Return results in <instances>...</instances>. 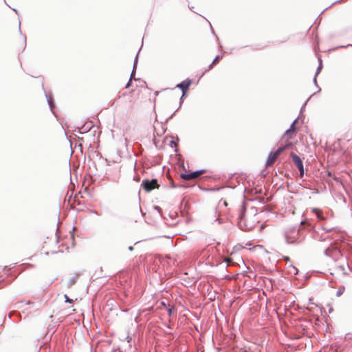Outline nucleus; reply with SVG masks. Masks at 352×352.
Wrapping results in <instances>:
<instances>
[{
	"label": "nucleus",
	"mask_w": 352,
	"mask_h": 352,
	"mask_svg": "<svg viewBox=\"0 0 352 352\" xmlns=\"http://www.w3.org/2000/svg\"><path fill=\"white\" fill-rule=\"evenodd\" d=\"M258 223V220L256 216L250 217L249 219L244 214H241L239 226L243 230L249 231L252 230Z\"/></svg>",
	"instance_id": "obj_1"
},
{
	"label": "nucleus",
	"mask_w": 352,
	"mask_h": 352,
	"mask_svg": "<svg viewBox=\"0 0 352 352\" xmlns=\"http://www.w3.org/2000/svg\"><path fill=\"white\" fill-rule=\"evenodd\" d=\"M285 147H280L278 148L276 151L271 152L268 156L266 165L267 166H271L273 164L276 159L278 157V156L280 155V153L285 150Z\"/></svg>",
	"instance_id": "obj_2"
},
{
	"label": "nucleus",
	"mask_w": 352,
	"mask_h": 352,
	"mask_svg": "<svg viewBox=\"0 0 352 352\" xmlns=\"http://www.w3.org/2000/svg\"><path fill=\"white\" fill-rule=\"evenodd\" d=\"M291 157H292V161L294 163V164L298 168V170L300 173V175H302L303 173H304V168H303V164H302V162L300 157L294 153H291Z\"/></svg>",
	"instance_id": "obj_3"
},
{
	"label": "nucleus",
	"mask_w": 352,
	"mask_h": 352,
	"mask_svg": "<svg viewBox=\"0 0 352 352\" xmlns=\"http://www.w3.org/2000/svg\"><path fill=\"white\" fill-rule=\"evenodd\" d=\"M142 186L146 191H151L157 187V180L155 179H153L151 181L144 180L142 182Z\"/></svg>",
	"instance_id": "obj_4"
},
{
	"label": "nucleus",
	"mask_w": 352,
	"mask_h": 352,
	"mask_svg": "<svg viewBox=\"0 0 352 352\" xmlns=\"http://www.w3.org/2000/svg\"><path fill=\"white\" fill-rule=\"evenodd\" d=\"M204 173V170H196L189 174H182L181 177L185 180H191L197 178Z\"/></svg>",
	"instance_id": "obj_5"
},
{
	"label": "nucleus",
	"mask_w": 352,
	"mask_h": 352,
	"mask_svg": "<svg viewBox=\"0 0 352 352\" xmlns=\"http://www.w3.org/2000/svg\"><path fill=\"white\" fill-rule=\"evenodd\" d=\"M190 84H191V80H184V81L182 82L181 83L178 84L176 86V87L179 88L182 91V98L185 95L186 92L188 91Z\"/></svg>",
	"instance_id": "obj_6"
},
{
	"label": "nucleus",
	"mask_w": 352,
	"mask_h": 352,
	"mask_svg": "<svg viewBox=\"0 0 352 352\" xmlns=\"http://www.w3.org/2000/svg\"><path fill=\"white\" fill-rule=\"evenodd\" d=\"M349 270V266L348 265H346V266L339 265L335 268V272L337 274L342 273L343 274H347V272Z\"/></svg>",
	"instance_id": "obj_7"
},
{
	"label": "nucleus",
	"mask_w": 352,
	"mask_h": 352,
	"mask_svg": "<svg viewBox=\"0 0 352 352\" xmlns=\"http://www.w3.org/2000/svg\"><path fill=\"white\" fill-rule=\"evenodd\" d=\"M297 121V119L294 120V121L293 122V123L292 124V125L290 126V127L285 131V135H290V133H294L295 132V124Z\"/></svg>",
	"instance_id": "obj_8"
},
{
	"label": "nucleus",
	"mask_w": 352,
	"mask_h": 352,
	"mask_svg": "<svg viewBox=\"0 0 352 352\" xmlns=\"http://www.w3.org/2000/svg\"><path fill=\"white\" fill-rule=\"evenodd\" d=\"M322 60H321L320 58H319V65H318V67L317 68V70H316V74H315V77H314V81L315 84H316V76L320 72V71L322 69Z\"/></svg>",
	"instance_id": "obj_9"
},
{
	"label": "nucleus",
	"mask_w": 352,
	"mask_h": 352,
	"mask_svg": "<svg viewBox=\"0 0 352 352\" xmlns=\"http://www.w3.org/2000/svg\"><path fill=\"white\" fill-rule=\"evenodd\" d=\"M312 211L314 212H315L316 214H317V218L319 219V220H324V217L322 216V214H321V212L320 211V210L317 209V208H314L312 210Z\"/></svg>",
	"instance_id": "obj_10"
},
{
	"label": "nucleus",
	"mask_w": 352,
	"mask_h": 352,
	"mask_svg": "<svg viewBox=\"0 0 352 352\" xmlns=\"http://www.w3.org/2000/svg\"><path fill=\"white\" fill-rule=\"evenodd\" d=\"M138 55L137 54L136 57H135V61H134L133 69V71H132V73H131V77H130L131 80H132V78L134 76L135 69L136 68V65H137V63H138Z\"/></svg>",
	"instance_id": "obj_11"
},
{
	"label": "nucleus",
	"mask_w": 352,
	"mask_h": 352,
	"mask_svg": "<svg viewBox=\"0 0 352 352\" xmlns=\"http://www.w3.org/2000/svg\"><path fill=\"white\" fill-rule=\"evenodd\" d=\"M222 58V56H217L214 60L212 61V64L209 66V69H211L217 61H219Z\"/></svg>",
	"instance_id": "obj_12"
},
{
	"label": "nucleus",
	"mask_w": 352,
	"mask_h": 352,
	"mask_svg": "<svg viewBox=\"0 0 352 352\" xmlns=\"http://www.w3.org/2000/svg\"><path fill=\"white\" fill-rule=\"evenodd\" d=\"M344 289H345L344 287H341L338 288V289L336 292V296L338 297L340 296L344 292Z\"/></svg>",
	"instance_id": "obj_13"
},
{
	"label": "nucleus",
	"mask_w": 352,
	"mask_h": 352,
	"mask_svg": "<svg viewBox=\"0 0 352 352\" xmlns=\"http://www.w3.org/2000/svg\"><path fill=\"white\" fill-rule=\"evenodd\" d=\"M46 97H47V102H48V104H49V105H50V108L52 109V98L50 96H48L47 94H46Z\"/></svg>",
	"instance_id": "obj_14"
},
{
	"label": "nucleus",
	"mask_w": 352,
	"mask_h": 352,
	"mask_svg": "<svg viewBox=\"0 0 352 352\" xmlns=\"http://www.w3.org/2000/svg\"><path fill=\"white\" fill-rule=\"evenodd\" d=\"M285 238H286V241L287 243H294V241H295L294 240H290L287 236H286Z\"/></svg>",
	"instance_id": "obj_15"
},
{
	"label": "nucleus",
	"mask_w": 352,
	"mask_h": 352,
	"mask_svg": "<svg viewBox=\"0 0 352 352\" xmlns=\"http://www.w3.org/2000/svg\"><path fill=\"white\" fill-rule=\"evenodd\" d=\"M65 302H67L69 303L72 302V300L69 299L67 295H65Z\"/></svg>",
	"instance_id": "obj_16"
},
{
	"label": "nucleus",
	"mask_w": 352,
	"mask_h": 352,
	"mask_svg": "<svg viewBox=\"0 0 352 352\" xmlns=\"http://www.w3.org/2000/svg\"><path fill=\"white\" fill-rule=\"evenodd\" d=\"M323 229H324L327 232H330V231L332 230V228H324Z\"/></svg>",
	"instance_id": "obj_17"
},
{
	"label": "nucleus",
	"mask_w": 352,
	"mask_h": 352,
	"mask_svg": "<svg viewBox=\"0 0 352 352\" xmlns=\"http://www.w3.org/2000/svg\"><path fill=\"white\" fill-rule=\"evenodd\" d=\"M131 80L130 79V80H129V81L128 82V83H127V84H126V88H129V87H130V85H131Z\"/></svg>",
	"instance_id": "obj_18"
},
{
	"label": "nucleus",
	"mask_w": 352,
	"mask_h": 352,
	"mask_svg": "<svg viewBox=\"0 0 352 352\" xmlns=\"http://www.w3.org/2000/svg\"><path fill=\"white\" fill-rule=\"evenodd\" d=\"M168 312H169V314H171V312H172L171 309H170L168 310Z\"/></svg>",
	"instance_id": "obj_19"
},
{
	"label": "nucleus",
	"mask_w": 352,
	"mask_h": 352,
	"mask_svg": "<svg viewBox=\"0 0 352 352\" xmlns=\"http://www.w3.org/2000/svg\"><path fill=\"white\" fill-rule=\"evenodd\" d=\"M129 250H133V247L130 246V247L129 248Z\"/></svg>",
	"instance_id": "obj_20"
}]
</instances>
